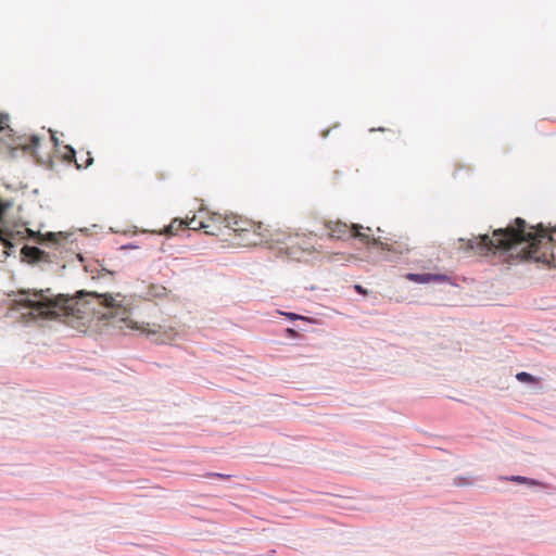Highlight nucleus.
<instances>
[{"label": "nucleus", "instance_id": "obj_7", "mask_svg": "<svg viewBox=\"0 0 556 556\" xmlns=\"http://www.w3.org/2000/svg\"><path fill=\"white\" fill-rule=\"evenodd\" d=\"M185 226V220L182 219H174L165 229V232L168 235H176L178 230L182 229Z\"/></svg>", "mask_w": 556, "mask_h": 556}, {"label": "nucleus", "instance_id": "obj_17", "mask_svg": "<svg viewBox=\"0 0 556 556\" xmlns=\"http://www.w3.org/2000/svg\"><path fill=\"white\" fill-rule=\"evenodd\" d=\"M70 151H71L72 155L75 154V151L73 149H70Z\"/></svg>", "mask_w": 556, "mask_h": 556}, {"label": "nucleus", "instance_id": "obj_4", "mask_svg": "<svg viewBox=\"0 0 556 556\" xmlns=\"http://www.w3.org/2000/svg\"><path fill=\"white\" fill-rule=\"evenodd\" d=\"M407 278L418 283H428L431 281L443 282L448 280L446 275L440 274H408Z\"/></svg>", "mask_w": 556, "mask_h": 556}, {"label": "nucleus", "instance_id": "obj_2", "mask_svg": "<svg viewBox=\"0 0 556 556\" xmlns=\"http://www.w3.org/2000/svg\"><path fill=\"white\" fill-rule=\"evenodd\" d=\"M551 240L549 236L533 231L532 227H527L523 219L516 218L514 225L495 229L492 236L473 237L467 241V245L479 255L507 252L510 256L546 262L551 254Z\"/></svg>", "mask_w": 556, "mask_h": 556}, {"label": "nucleus", "instance_id": "obj_9", "mask_svg": "<svg viewBox=\"0 0 556 556\" xmlns=\"http://www.w3.org/2000/svg\"><path fill=\"white\" fill-rule=\"evenodd\" d=\"M24 251L26 252L27 256L33 257L36 261H40L43 255V252L35 247L24 248Z\"/></svg>", "mask_w": 556, "mask_h": 556}, {"label": "nucleus", "instance_id": "obj_8", "mask_svg": "<svg viewBox=\"0 0 556 556\" xmlns=\"http://www.w3.org/2000/svg\"><path fill=\"white\" fill-rule=\"evenodd\" d=\"M516 379L518 381L525 382V383H538L539 382L538 378H535L534 376H532L526 371L518 372L516 375Z\"/></svg>", "mask_w": 556, "mask_h": 556}, {"label": "nucleus", "instance_id": "obj_10", "mask_svg": "<svg viewBox=\"0 0 556 556\" xmlns=\"http://www.w3.org/2000/svg\"><path fill=\"white\" fill-rule=\"evenodd\" d=\"M509 480L510 481H515V482H519V483H528V484H531V485L539 484L538 481L529 479V478H526V477H522V476H513V477L509 478Z\"/></svg>", "mask_w": 556, "mask_h": 556}, {"label": "nucleus", "instance_id": "obj_3", "mask_svg": "<svg viewBox=\"0 0 556 556\" xmlns=\"http://www.w3.org/2000/svg\"><path fill=\"white\" fill-rule=\"evenodd\" d=\"M327 229L329 230V236L331 238L345 240L349 238H357L362 241H366L369 244L377 245L381 248L382 250L392 251L396 253H404L408 252L407 244L401 243L399 241H393L389 237H377L369 239V236L367 233L361 232V229L364 227L358 224H352L349 226L345 223L342 222H329L326 224Z\"/></svg>", "mask_w": 556, "mask_h": 556}, {"label": "nucleus", "instance_id": "obj_6", "mask_svg": "<svg viewBox=\"0 0 556 556\" xmlns=\"http://www.w3.org/2000/svg\"><path fill=\"white\" fill-rule=\"evenodd\" d=\"M185 226H187L189 229H192V230L204 229L206 233L214 235V232L206 230L210 226L207 224H205L204 222H198L195 219V216H193L192 218H190L187 222L185 220Z\"/></svg>", "mask_w": 556, "mask_h": 556}, {"label": "nucleus", "instance_id": "obj_12", "mask_svg": "<svg viewBox=\"0 0 556 556\" xmlns=\"http://www.w3.org/2000/svg\"><path fill=\"white\" fill-rule=\"evenodd\" d=\"M60 237H62L61 233L48 232L47 235L42 236L41 241L48 240L52 243H56Z\"/></svg>", "mask_w": 556, "mask_h": 556}, {"label": "nucleus", "instance_id": "obj_16", "mask_svg": "<svg viewBox=\"0 0 556 556\" xmlns=\"http://www.w3.org/2000/svg\"><path fill=\"white\" fill-rule=\"evenodd\" d=\"M208 476L210 477H219V478H224L225 477L224 475H220V473H210Z\"/></svg>", "mask_w": 556, "mask_h": 556}, {"label": "nucleus", "instance_id": "obj_11", "mask_svg": "<svg viewBox=\"0 0 556 556\" xmlns=\"http://www.w3.org/2000/svg\"><path fill=\"white\" fill-rule=\"evenodd\" d=\"M29 140H30V143H26V144L24 146V149H25V150H27V151L33 152V151H34V149H35V148H37V147L39 146V141H40V139H39V137H38V136H31Z\"/></svg>", "mask_w": 556, "mask_h": 556}, {"label": "nucleus", "instance_id": "obj_14", "mask_svg": "<svg viewBox=\"0 0 556 556\" xmlns=\"http://www.w3.org/2000/svg\"><path fill=\"white\" fill-rule=\"evenodd\" d=\"M93 159L90 156V153H87V159L85 161L84 167H88L92 164Z\"/></svg>", "mask_w": 556, "mask_h": 556}, {"label": "nucleus", "instance_id": "obj_1", "mask_svg": "<svg viewBox=\"0 0 556 556\" xmlns=\"http://www.w3.org/2000/svg\"><path fill=\"white\" fill-rule=\"evenodd\" d=\"M89 296L91 300L85 303L74 298L55 294L50 289L21 290L14 302L20 309L27 311L23 315L31 318H60L72 327L85 325L89 320V313L92 312L99 319H116L126 323L129 328L156 336L155 342L160 344L172 343L177 337V332L172 327L156 324L139 326L129 320V312L123 305L124 296L119 293L112 295L92 292Z\"/></svg>", "mask_w": 556, "mask_h": 556}, {"label": "nucleus", "instance_id": "obj_5", "mask_svg": "<svg viewBox=\"0 0 556 556\" xmlns=\"http://www.w3.org/2000/svg\"><path fill=\"white\" fill-rule=\"evenodd\" d=\"M166 295H167V289L161 285H151L148 288V291L146 293V298L149 300L157 299V298H165Z\"/></svg>", "mask_w": 556, "mask_h": 556}, {"label": "nucleus", "instance_id": "obj_15", "mask_svg": "<svg viewBox=\"0 0 556 556\" xmlns=\"http://www.w3.org/2000/svg\"><path fill=\"white\" fill-rule=\"evenodd\" d=\"M355 290H356L358 293H362V294H365V293H366L365 289H363V287H362V286H359V285H356V286H355Z\"/></svg>", "mask_w": 556, "mask_h": 556}, {"label": "nucleus", "instance_id": "obj_13", "mask_svg": "<svg viewBox=\"0 0 556 556\" xmlns=\"http://www.w3.org/2000/svg\"><path fill=\"white\" fill-rule=\"evenodd\" d=\"M280 314L287 316L289 319H292V320H296V319H302L303 317L298 315V314H294V313H282L280 312Z\"/></svg>", "mask_w": 556, "mask_h": 556}]
</instances>
